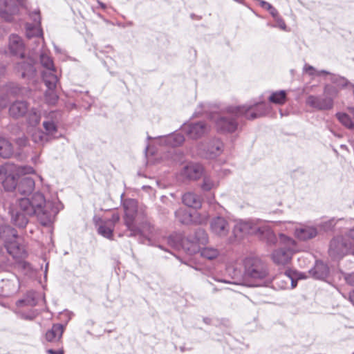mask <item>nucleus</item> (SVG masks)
Returning a JSON list of instances; mask_svg holds the SVG:
<instances>
[{
    "mask_svg": "<svg viewBox=\"0 0 354 354\" xmlns=\"http://www.w3.org/2000/svg\"><path fill=\"white\" fill-rule=\"evenodd\" d=\"M18 201L22 210L27 214L35 216L44 226L53 223L62 208L59 201H46L44 194L39 192L21 198Z\"/></svg>",
    "mask_w": 354,
    "mask_h": 354,
    "instance_id": "obj_1",
    "label": "nucleus"
},
{
    "mask_svg": "<svg viewBox=\"0 0 354 354\" xmlns=\"http://www.w3.org/2000/svg\"><path fill=\"white\" fill-rule=\"evenodd\" d=\"M232 233L236 239H241L247 234L256 235L270 245H272L277 241V236L268 225L251 220L236 222Z\"/></svg>",
    "mask_w": 354,
    "mask_h": 354,
    "instance_id": "obj_2",
    "label": "nucleus"
},
{
    "mask_svg": "<svg viewBox=\"0 0 354 354\" xmlns=\"http://www.w3.org/2000/svg\"><path fill=\"white\" fill-rule=\"evenodd\" d=\"M244 277L248 286H263L267 283L268 270L265 263L257 257H248L244 260Z\"/></svg>",
    "mask_w": 354,
    "mask_h": 354,
    "instance_id": "obj_3",
    "label": "nucleus"
},
{
    "mask_svg": "<svg viewBox=\"0 0 354 354\" xmlns=\"http://www.w3.org/2000/svg\"><path fill=\"white\" fill-rule=\"evenodd\" d=\"M0 239L4 242L7 252L13 259H23L26 257V251L24 245L21 243V239L17 235V230L11 226L7 225L0 226Z\"/></svg>",
    "mask_w": 354,
    "mask_h": 354,
    "instance_id": "obj_4",
    "label": "nucleus"
},
{
    "mask_svg": "<svg viewBox=\"0 0 354 354\" xmlns=\"http://www.w3.org/2000/svg\"><path fill=\"white\" fill-rule=\"evenodd\" d=\"M277 239L274 245L279 241L281 246L273 251L272 259L276 264L285 266L290 261L293 253L297 251V243L284 234H280Z\"/></svg>",
    "mask_w": 354,
    "mask_h": 354,
    "instance_id": "obj_5",
    "label": "nucleus"
},
{
    "mask_svg": "<svg viewBox=\"0 0 354 354\" xmlns=\"http://www.w3.org/2000/svg\"><path fill=\"white\" fill-rule=\"evenodd\" d=\"M270 109L269 104L259 102L243 106H230L227 111L236 115H243L246 119L252 120L266 115L269 113Z\"/></svg>",
    "mask_w": 354,
    "mask_h": 354,
    "instance_id": "obj_6",
    "label": "nucleus"
},
{
    "mask_svg": "<svg viewBox=\"0 0 354 354\" xmlns=\"http://www.w3.org/2000/svg\"><path fill=\"white\" fill-rule=\"evenodd\" d=\"M227 106L225 109L226 112L230 115H222L220 113H212L210 114V119L214 122L217 131L221 133H232L235 132L239 127V122L236 120L241 115H236L227 111Z\"/></svg>",
    "mask_w": 354,
    "mask_h": 354,
    "instance_id": "obj_7",
    "label": "nucleus"
},
{
    "mask_svg": "<svg viewBox=\"0 0 354 354\" xmlns=\"http://www.w3.org/2000/svg\"><path fill=\"white\" fill-rule=\"evenodd\" d=\"M351 248L345 238L336 236L330 241L328 253L333 259H339L348 253H351Z\"/></svg>",
    "mask_w": 354,
    "mask_h": 354,
    "instance_id": "obj_8",
    "label": "nucleus"
},
{
    "mask_svg": "<svg viewBox=\"0 0 354 354\" xmlns=\"http://www.w3.org/2000/svg\"><path fill=\"white\" fill-rule=\"evenodd\" d=\"M127 229L129 232L128 236H138V241L142 243H145L147 241H150L154 231V227L148 222L142 223L140 227H137L134 223L132 224V227Z\"/></svg>",
    "mask_w": 354,
    "mask_h": 354,
    "instance_id": "obj_9",
    "label": "nucleus"
},
{
    "mask_svg": "<svg viewBox=\"0 0 354 354\" xmlns=\"http://www.w3.org/2000/svg\"><path fill=\"white\" fill-rule=\"evenodd\" d=\"M181 130L191 139L196 140L206 135L210 131V126L205 122L184 124Z\"/></svg>",
    "mask_w": 354,
    "mask_h": 354,
    "instance_id": "obj_10",
    "label": "nucleus"
},
{
    "mask_svg": "<svg viewBox=\"0 0 354 354\" xmlns=\"http://www.w3.org/2000/svg\"><path fill=\"white\" fill-rule=\"evenodd\" d=\"M24 0H0V16L7 21H11L13 15L19 12V6L24 5Z\"/></svg>",
    "mask_w": 354,
    "mask_h": 354,
    "instance_id": "obj_11",
    "label": "nucleus"
},
{
    "mask_svg": "<svg viewBox=\"0 0 354 354\" xmlns=\"http://www.w3.org/2000/svg\"><path fill=\"white\" fill-rule=\"evenodd\" d=\"M35 62L31 57H28L18 62L15 66L16 71L22 78L31 80L36 75Z\"/></svg>",
    "mask_w": 354,
    "mask_h": 354,
    "instance_id": "obj_12",
    "label": "nucleus"
},
{
    "mask_svg": "<svg viewBox=\"0 0 354 354\" xmlns=\"http://www.w3.org/2000/svg\"><path fill=\"white\" fill-rule=\"evenodd\" d=\"M306 103L319 111L330 110L333 106V100L331 97L321 95H310L306 98Z\"/></svg>",
    "mask_w": 354,
    "mask_h": 354,
    "instance_id": "obj_13",
    "label": "nucleus"
},
{
    "mask_svg": "<svg viewBox=\"0 0 354 354\" xmlns=\"http://www.w3.org/2000/svg\"><path fill=\"white\" fill-rule=\"evenodd\" d=\"M223 143L220 139L214 138L203 146L201 155L205 158H214L223 152Z\"/></svg>",
    "mask_w": 354,
    "mask_h": 354,
    "instance_id": "obj_14",
    "label": "nucleus"
},
{
    "mask_svg": "<svg viewBox=\"0 0 354 354\" xmlns=\"http://www.w3.org/2000/svg\"><path fill=\"white\" fill-rule=\"evenodd\" d=\"M123 208L124 210V223L127 227H132V224L135 223L137 215V202L134 199L127 198L123 201Z\"/></svg>",
    "mask_w": 354,
    "mask_h": 354,
    "instance_id": "obj_15",
    "label": "nucleus"
},
{
    "mask_svg": "<svg viewBox=\"0 0 354 354\" xmlns=\"http://www.w3.org/2000/svg\"><path fill=\"white\" fill-rule=\"evenodd\" d=\"M210 230L214 234L220 237H225L230 230V225L224 217L216 216L210 221Z\"/></svg>",
    "mask_w": 354,
    "mask_h": 354,
    "instance_id": "obj_16",
    "label": "nucleus"
},
{
    "mask_svg": "<svg viewBox=\"0 0 354 354\" xmlns=\"http://www.w3.org/2000/svg\"><path fill=\"white\" fill-rule=\"evenodd\" d=\"M11 216V222L15 226L19 228H24L28 223V217L32 216V214H27L26 212L18 206L15 208L11 207L9 210Z\"/></svg>",
    "mask_w": 354,
    "mask_h": 354,
    "instance_id": "obj_17",
    "label": "nucleus"
},
{
    "mask_svg": "<svg viewBox=\"0 0 354 354\" xmlns=\"http://www.w3.org/2000/svg\"><path fill=\"white\" fill-rule=\"evenodd\" d=\"M8 47L12 55L24 58L25 44L21 37L17 35H11L9 37Z\"/></svg>",
    "mask_w": 354,
    "mask_h": 354,
    "instance_id": "obj_18",
    "label": "nucleus"
},
{
    "mask_svg": "<svg viewBox=\"0 0 354 354\" xmlns=\"http://www.w3.org/2000/svg\"><path fill=\"white\" fill-rule=\"evenodd\" d=\"M10 170L8 165H5L0 167V174H5L6 176L3 180V186L4 189L8 192L13 190H17L18 180L15 176L12 174H8V171Z\"/></svg>",
    "mask_w": 354,
    "mask_h": 354,
    "instance_id": "obj_19",
    "label": "nucleus"
},
{
    "mask_svg": "<svg viewBox=\"0 0 354 354\" xmlns=\"http://www.w3.org/2000/svg\"><path fill=\"white\" fill-rule=\"evenodd\" d=\"M203 167L201 164L190 162L183 167L182 174L189 180H197L203 174Z\"/></svg>",
    "mask_w": 354,
    "mask_h": 354,
    "instance_id": "obj_20",
    "label": "nucleus"
},
{
    "mask_svg": "<svg viewBox=\"0 0 354 354\" xmlns=\"http://www.w3.org/2000/svg\"><path fill=\"white\" fill-rule=\"evenodd\" d=\"M310 275L316 279L324 280L329 274V268L322 261H316L313 268L309 270Z\"/></svg>",
    "mask_w": 354,
    "mask_h": 354,
    "instance_id": "obj_21",
    "label": "nucleus"
},
{
    "mask_svg": "<svg viewBox=\"0 0 354 354\" xmlns=\"http://www.w3.org/2000/svg\"><path fill=\"white\" fill-rule=\"evenodd\" d=\"M317 234V228L315 226L310 225H304L297 228L295 232L296 237L301 241H307L313 239Z\"/></svg>",
    "mask_w": 354,
    "mask_h": 354,
    "instance_id": "obj_22",
    "label": "nucleus"
},
{
    "mask_svg": "<svg viewBox=\"0 0 354 354\" xmlns=\"http://www.w3.org/2000/svg\"><path fill=\"white\" fill-rule=\"evenodd\" d=\"M28 110V104L26 101L17 100L9 107V114L11 117L19 118L24 116Z\"/></svg>",
    "mask_w": 354,
    "mask_h": 354,
    "instance_id": "obj_23",
    "label": "nucleus"
},
{
    "mask_svg": "<svg viewBox=\"0 0 354 354\" xmlns=\"http://www.w3.org/2000/svg\"><path fill=\"white\" fill-rule=\"evenodd\" d=\"M35 180L29 177H22L18 183L17 192L21 195H28V196L32 194V191L35 189Z\"/></svg>",
    "mask_w": 354,
    "mask_h": 354,
    "instance_id": "obj_24",
    "label": "nucleus"
},
{
    "mask_svg": "<svg viewBox=\"0 0 354 354\" xmlns=\"http://www.w3.org/2000/svg\"><path fill=\"white\" fill-rule=\"evenodd\" d=\"M64 330V325L55 324L52 328L46 333V339L49 342H57L62 339Z\"/></svg>",
    "mask_w": 354,
    "mask_h": 354,
    "instance_id": "obj_25",
    "label": "nucleus"
},
{
    "mask_svg": "<svg viewBox=\"0 0 354 354\" xmlns=\"http://www.w3.org/2000/svg\"><path fill=\"white\" fill-rule=\"evenodd\" d=\"M183 203L187 207L194 208V209H199L202 206V199L201 198L193 193V192H187L185 193L183 196Z\"/></svg>",
    "mask_w": 354,
    "mask_h": 354,
    "instance_id": "obj_26",
    "label": "nucleus"
},
{
    "mask_svg": "<svg viewBox=\"0 0 354 354\" xmlns=\"http://www.w3.org/2000/svg\"><path fill=\"white\" fill-rule=\"evenodd\" d=\"M43 81L48 89H55L58 82L57 75L55 70L44 71L42 72Z\"/></svg>",
    "mask_w": 354,
    "mask_h": 354,
    "instance_id": "obj_27",
    "label": "nucleus"
},
{
    "mask_svg": "<svg viewBox=\"0 0 354 354\" xmlns=\"http://www.w3.org/2000/svg\"><path fill=\"white\" fill-rule=\"evenodd\" d=\"M181 245L182 247H180V250H183L189 255L194 254L200 250V246L194 243L192 236L189 235L186 238L185 236L183 237Z\"/></svg>",
    "mask_w": 354,
    "mask_h": 354,
    "instance_id": "obj_28",
    "label": "nucleus"
},
{
    "mask_svg": "<svg viewBox=\"0 0 354 354\" xmlns=\"http://www.w3.org/2000/svg\"><path fill=\"white\" fill-rule=\"evenodd\" d=\"M165 145L176 147L180 146L185 141L184 136L181 133H175L162 138Z\"/></svg>",
    "mask_w": 354,
    "mask_h": 354,
    "instance_id": "obj_29",
    "label": "nucleus"
},
{
    "mask_svg": "<svg viewBox=\"0 0 354 354\" xmlns=\"http://www.w3.org/2000/svg\"><path fill=\"white\" fill-rule=\"evenodd\" d=\"M321 74H326V75H330V81L334 84L336 86L339 88H344L347 85L350 84L351 83L348 82L347 79H346L344 77L339 76L338 75L335 74H330L329 72L322 70L318 72V75Z\"/></svg>",
    "mask_w": 354,
    "mask_h": 354,
    "instance_id": "obj_30",
    "label": "nucleus"
},
{
    "mask_svg": "<svg viewBox=\"0 0 354 354\" xmlns=\"http://www.w3.org/2000/svg\"><path fill=\"white\" fill-rule=\"evenodd\" d=\"M13 154L12 144L6 138L0 137V156L9 158Z\"/></svg>",
    "mask_w": 354,
    "mask_h": 354,
    "instance_id": "obj_31",
    "label": "nucleus"
},
{
    "mask_svg": "<svg viewBox=\"0 0 354 354\" xmlns=\"http://www.w3.org/2000/svg\"><path fill=\"white\" fill-rule=\"evenodd\" d=\"M26 34L28 38L43 37V31L41 26L32 24L31 23H26Z\"/></svg>",
    "mask_w": 354,
    "mask_h": 354,
    "instance_id": "obj_32",
    "label": "nucleus"
},
{
    "mask_svg": "<svg viewBox=\"0 0 354 354\" xmlns=\"http://www.w3.org/2000/svg\"><path fill=\"white\" fill-rule=\"evenodd\" d=\"M192 236L194 243L198 246L201 245H205L208 241V236L205 230L202 228H198L192 234H189Z\"/></svg>",
    "mask_w": 354,
    "mask_h": 354,
    "instance_id": "obj_33",
    "label": "nucleus"
},
{
    "mask_svg": "<svg viewBox=\"0 0 354 354\" xmlns=\"http://www.w3.org/2000/svg\"><path fill=\"white\" fill-rule=\"evenodd\" d=\"M114 230V227L102 221L101 223L99 225L97 228V232L101 236L106 238L108 239H113V232Z\"/></svg>",
    "mask_w": 354,
    "mask_h": 354,
    "instance_id": "obj_34",
    "label": "nucleus"
},
{
    "mask_svg": "<svg viewBox=\"0 0 354 354\" xmlns=\"http://www.w3.org/2000/svg\"><path fill=\"white\" fill-rule=\"evenodd\" d=\"M183 237L184 236L182 234L175 232L167 237V241L169 246L176 250H180V247H182L181 243Z\"/></svg>",
    "mask_w": 354,
    "mask_h": 354,
    "instance_id": "obj_35",
    "label": "nucleus"
},
{
    "mask_svg": "<svg viewBox=\"0 0 354 354\" xmlns=\"http://www.w3.org/2000/svg\"><path fill=\"white\" fill-rule=\"evenodd\" d=\"M176 218L182 224H189L192 221V214L186 209H179L175 212Z\"/></svg>",
    "mask_w": 354,
    "mask_h": 354,
    "instance_id": "obj_36",
    "label": "nucleus"
},
{
    "mask_svg": "<svg viewBox=\"0 0 354 354\" xmlns=\"http://www.w3.org/2000/svg\"><path fill=\"white\" fill-rule=\"evenodd\" d=\"M41 120L40 111L37 109L32 108L28 115V122L32 127L37 126Z\"/></svg>",
    "mask_w": 354,
    "mask_h": 354,
    "instance_id": "obj_37",
    "label": "nucleus"
},
{
    "mask_svg": "<svg viewBox=\"0 0 354 354\" xmlns=\"http://www.w3.org/2000/svg\"><path fill=\"white\" fill-rule=\"evenodd\" d=\"M47 134L41 129L34 130L31 135L32 140L38 145H43L47 141Z\"/></svg>",
    "mask_w": 354,
    "mask_h": 354,
    "instance_id": "obj_38",
    "label": "nucleus"
},
{
    "mask_svg": "<svg viewBox=\"0 0 354 354\" xmlns=\"http://www.w3.org/2000/svg\"><path fill=\"white\" fill-rule=\"evenodd\" d=\"M198 252H200L201 257L210 260L216 258L219 254V251L217 249L209 247L203 248L200 247Z\"/></svg>",
    "mask_w": 354,
    "mask_h": 354,
    "instance_id": "obj_39",
    "label": "nucleus"
},
{
    "mask_svg": "<svg viewBox=\"0 0 354 354\" xmlns=\"http://www.w3.org/2000/svg\"><path fill=\"white\" fill-rule=\"evenodd\" d=\"M286 93L285 91H279L272 93L269 97V100L274 104H283L286 102Z\"/></svg>",
    "mask_w": 354,
    "mask_h": 354,
    "instance_id": "obj_40",
    "label": "nucleus"
},
{
    "mask_svg": "<svg viewBox=\"0 0 354 354\" xmlns=\"http://www.w3.org/2000/svg\"><path fill=\"white\" fill-rule=\"evenodd\" d=\"M62 120V113L59 111H52L44 115V122H49L57 124Z\"/></svg>",
    "mask_w": 354,
    "mask_h": 354,
    "instance_id": "obj_41",
    "label": "nucleus"
},
{
    "mask_svg": "<svg viewBox=\"0 0 354 354\" xmlns=\"http://www.w3.org/2000/svg\"><path fill=\"white\" fill-rule=\"evenodd\" d=\"M336 116L338 120L346 128L349 129H354V122L352 121L351 117L344 113H337Z\"/></svg>",
    "mask_w": 354,
    "mask_h": 354,
    "instance_id": "obj_42",
    "label": "nucleus"
},
{
    "mask_svg": "<svg viewBox=\"0 0 354 354\" xmlns=\"http://www.w3.org/2000/svg\"><path fill=\"white\" fill-rule=\"evenodd\" d=\"M44 99L47 104L54 105L58 100V95L55 91V89H48L45 92Z\"/></svg>",
    "mask_w": 354,
    "mask_h": 354,
    "instance_id": "obj_43",
    "label": "nucleus"
},
{
    "mask_svg": "<svg viewBox=\"0 0 354 354\" xmlns=\"http://www.w3.org/2000/svg\"><path fill=\"white\" fill-rule=\"evenodd\" d=\"M40 62L42 66L46 68L45 71L55 69L52 58L46 53L40 55Z\"/></svg>",
    "mask_w": 354,
    "mask_h": 354,
    "instance_id": "obj_44",
    "label": "nucleus"
},
{
    "mask_svg": "<svg viewBox=\"0 0 354 354\" xmlns=\"http://www.w3.org/2000/svg\"><path fill=\"white\" fill-rule=\"evenodd\" d=\"M217 186V183L212 179L210 176H205L201 185L203 191H209Z\"/></svg>",
    "mask_w": 354,
    "mask_h": 354,
    "instance_id": "obj_45",
    "label": "nucleus"
},
{
    "mask_svg": "<svg viewBox=\"0 0 354 354\" xmlns=\"http://www.w3.org/2000/svg\"><path fill=\"white\" fill-rule=\"evenodd\" d=\"M43 127L47 135H54L58 130L57 124L49 122H43Z\"/></svg>",
    "mask_w": 354,
    "mask_h": 354,
    "instance_id": "obj_46",
    "label": "nucleus"
},
{
    "mask_svg": "<svg viewBox=\"0 0 354 354\" xmlns=\"http://www.w3.org/2000/svg\"><path fill=\"white\" fill-rule=\"evenodd\" d=\"M30 18L33 21L32 24L41 26V16L39 10H35L30 13Z\"/></svg>",
    "mask_w": 354,
    "mask_h": 354,
    "instance_id": "obj_47",
    "label": "nucleus"
},
{
    "mask_svg": "<svg viewBox=\"0 0 354 354\" xmlns=\"http://www.w3.org/2000/svg\"><path fill=\"white\" fill-rule=\"evenodd\" d=\"M120 218V217L118 213H113L109 219L104 221L112 227H115V224L119 222Z\"/></svg>",
    "mask_w": 354,
    "mask_h": 354,
    "instance_id": "obj_48",
    "label": "nucleus"
},
{
    "mask_svg": "<svg viewBox=\"0 0 354 354\" xmlns=\"http://www.w3.org/2000/svg\"><path fill=\"white\" fill-rule=\"evenodd\" d=\"M347 236L349 238V240L347 241L352 246L351 254H354V227L350 229V230L348 232Z\"/></svg>",
    "mask_w": 354,
    "mask_h": 354,
    "instance_id": "obj_49",
    "label": "nucleus"
},
{
    "mask_svg": "<svg viewBox=\"0 0 354 354\" xmlns=\"http://www.w3.org/2000/svg\"><path fill=\"white\" fill-rule=\"evenodd\" d=\"M334 220H329L328 221H326L324 223H322L319 225V227L322 228L325 231H328L331 230L334 226Z\"/></svg>",
    "mask_w": 354,
    "mask_h": 354,
    "instance_id": "obj_50",
    "label": "nucleus"
},
{
    "mask_svg": "<svg viewBox=\"0 0 354 354\" xmlns=\"http://www.w3.org/2000/svg\"><path fill=\"white\" fill-rule=\"evenodd\" d=\"M324 93L328 95L335 96L337 94V90L331 85H326L324 87Z\"/></svg>",
    "mask_w": 354,
    "mask_h": 354,
    "instance_id": "obj_51",
    "label": "nucleus"
},
{
    "mask_svg": "<svg viewBox=\"0 0 354 354\" xmlns=\"http://www.w3.org/2000/svg\"><path fill=\"white\" fill-rule=\"evenodd\" d=\"M17 172L24 174H31L34 172V169L30 166L21 167L17 169Z\"/></svg>",
    "mask_w": 354,
    "mask_h": 354,
    "instance_id": "obj_52",
    "label": "nucleus"
},
{
    "mask_svg": "<svg viewBox=\"0 0 354 354\" xmlns=\"http://www.w3.org/2000/svg\"><path fill=\"white\" fill-rule=\"evenodd\" d=\"M28 142L27 138L25 136L20 137L17 139V143L20 147L26 146Z\"/></svg>",
    "mask_w": 354,
    "mask_h": 354,
    "instance_id": "obj_53",
    "label": "nucleus"
},
{
    "mask_svg": "<svg viewBox=\"0 0 354 354\" xmlns=\"http://www.w3.org/2000/svg\"><path fill=\"white\" fill-rule=\"evenodd\" d=\"M275 20L277 23L278 27H279L282 30L286 29V25L284 21L281 17H278Z\"/></svg>",
    "mask_w": 354,
    "mask_h": 354,
    "instance_id": "obj_54",
    "label": "nucleus"
},
{
    "mask_svg": "<svg viewBox=\"0 0 354 354\" xmlns=\"http://www.w3.org/2000/svg\"><path fill=\"white\" fill-rule=\"evenodd\" d=\"M304 71L307 73H308V74L310 75H315V68L312 66H310V65H305L304 66Z\"/></svg>",
    "mask_w": 354,
    "mask_h": 354,
    "instance_id": "obj_55",
    "label": "nucleus"
},
{
    "mask_svg": "<svg viewBox=\"0 0 354 354\" xmlns=\"http://www.w3.org/2000/svg\"><path fill=\"white\" fill-rule=\"evenodd\" d=\"M24 303H27L28 305H30L32 306L36 305V302L35 301L34 299H32V301L21 299L17 301V305L20 306V305L23 304Z\"/></svg>",
    "mask_w": 354,
    "mask_h": 354,
    "instance_id": "obj_56",
    "label": "nucleus"
},
{
    "mask_svg": "<svg viewBox=\"0 0 354 354\" xmlns=\"http://www.w3.org/2000/svg\"><path fill=\"white\" fill-rule=\"evenodd\" d=\"M48 354H64V350L62 348L58 350H54L52 348H49L46 351Z\"/></svg>",
    "mask_w": 354,
    "mask_h": 354,
    "instance_id": "obj_57",
    "label": "nucleus"
},
{
    "mask_svg": "<svg viewBox=\"0 0 354 354\" xmlns=\"http://www.w3.org/2000/svg\"><path fill=\"white\" fill-rule=\"evenodd\" d=\"M270 15L276 19L279 15H278V11L277 10L272 7V9H271L270 10H269Z\"/></svg>",
    "mask_w": 354,
    "mask_h": 354,
    "instance_id": "obj_58",
    "label": "nucleus"
},
{
    "mask_svg": "<svg viewBox=\"0 0 354 354\" xmlns=\"http://www.w3.org/2000/svg\"><path fill=\"white\" fill-rule=\"evenodd\" d=\"M349 299L351 301V303L354 305V289L353 290H351L349 293Z\"/></svg>",
    "mask_w": 354,
    "mask_h": 354,
    "instance_id": "obj_59",
    "label": "nucleus"
},
{
    "mask_svg": "<svg viewBox=\"0 0 354 354\" xmlns=\"http://www.w3.org/2000/svg\"><path fill=\"white\" fill-rule=\"evenodd\" d=\"M216 281H219V282H223L225 283H232L230 281H228L226 279H216Z\"/></svg>",
    "mask_w": 354,
    "mask_h": 354,
    "instance_id": "obj_60",
    "label": "nucleus"
},
{
    "mask_svg": "<svg viewBox=\"0 0 354 354\" xmlns=\"http://www.w3.org/2000/svg\"><path fill=\"white\" fill-rule=\"evenodd\" d=\"M272 7H273V6H272L270 3H269L268 2H267V5H266V6H265L264 8H265L266 10H268V11H269V10H270L271 9H272Z\"/></svg>",
    "mask_w": 354,
    "mask_h": 354,
    "instance_id": "obj_61",
    "label": "nucleus"
},
{
    "mask_svg": "<svg viewBox=\"0 0 354 354\" xmlns=\"http://www.w3.org/2000/svg\"><path fill=\"white\" fill-rule=\"evenodd\" d=\"M258 1L259 2L260 6H261L263 8H264L265 6H266V5H267V1H266L260 0V1Z\"/></svg>",
    "mask_w": 354,
    "mask_h": 354,
    "instance_id": "obj_62",
    "label": "nucleus"
},
{
    "mask_svg": "<svg viewBox=\"0 0 354 354\" xmlns=\"http://www.w3.org/2000/svg\"><path fill=\"white\" fill-rule=\"evenodd\" d=\"M97 3H98L99 6H100L102 9H105V8H106V5H105L104 3H102V2L100 1H97Z\"/></svg>",
    "mask_w": 354,
    "mask_h": 354,
    "instance_id": "obj_63",
    "label": "nucleus"
},
{
    "mask_svg": "<svg viewBox=\"0 0 354 354\" xmlns=\"http://www.w3.org/2000/svg\"><path fill=\"white\" fill-rule=\"evenodd\" d=\"M4 254L3 248L0 245V257H3Z\"/></svg>",
    "mask_w": 354,
    "mask_h": 354,
    "instance_id": "obj_64",
    "label": "nucleus"
}]
</instances>
